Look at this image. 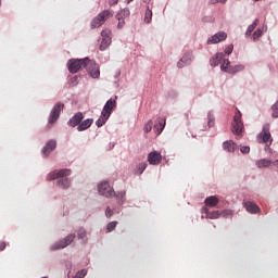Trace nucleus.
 I'll use <instances>...</instances> for the list:
<instances>
[{"label":"nucleus","mask_w":278,"mask_h":278,"mask_svg":"<svg viewBox=\"0 0 278 278\" xmlns=\"http://www.w3.org/2000/svg\"><path fill=\"white\" fill-rule=\"evenodd\" d=\"M113 214H114V211H112V208H110V206H108L105 210L106 218H112Z\"/></svg>","instance_id":"obj_40"},{"label":"nucleus","mask_w":278,"mask_h":278,"mask_svg":"<svg viewBox=\"0 0 278 278\" xmlns=\"http://www.w3.org/2000/svg\"><path fill=\"white\" fill-rule=\"evenodd\" d=\"M208 127H214V117H212L211 115H208V123H207Z\"/></svg>","instance_id":"obj_45"},{"label":"nucleus","mask_w":278,"mask_h":278,"mask_svg":"<svg viewBox=\"0 0 278 278\" xmlns=\"http://www.w3.org/2000/svg\"><path fill=\"white\" fill-rule=\"evenodd\" d=\"M112 110H114V106L104 105V108L101 112V116L99 117V119L96 121L97 127H103L105 125V123H108V119L112 115Z\"/></svg>","instance_id":"obj_7"},{"label":"nucleus","mask_w":278,"mask_h":278,"mask_svg":"<svg viewBox=\"0 0 278 278\" xmlns=\"http://www.w3.org/2000/svg\"><path fill=\"white\" fill-rule=\"evenodd\" d=\"M102 38H112V30L110 29H104L101 31Z\"/></svg>","instance_id":"obj_36"},{"label":"nucleus","mask_w":278,"mask_h":278,"mask_svg":"<svg viewBox=\"0 0 278 278\" xmlns=\"http://www.w3.org/2000/svg\"><path fill=\"white\" fill-rule=\"evenodd\" d=\"M229 66H231L229 59H223V64L220 65L222 71L227 73V71L229 70Z\"/></svg>","instance_id":"obj_29"},{"label":"nucleus","mask_w":278,"mask_h":278,"mask_svg":"<svg viewBox=\"0 0 278 278\" xmlns=\"http://www.w3.org/2000/svg\"><path fill=\"white\" fill-rule=\"evenodd\" d=\"M224 40H227V33L219 31L207 40V45H218V42H223Z\"/></svg>","instance_id":"obj_12"},{"label":"nucleus","mask_w":278,"mask_h":278,"mask_svg":"<svg viewBox=\"0 0 278 278\" xmlns=\"http://www.w3.org/2000/svg\"><path fill=\"white\" fill-rule=\"evenodd\" d=\"M99 194L102 197H106V199H110V197H114V189L110 187V182L103 181L98 186Z\"/></svg>","instance_id":"obj_9"},{"label":"nucleus","mask_w":278,"mask_h":278,"mask_svg":"<svg viewBox=\"0 0 278 278\" xmlns=\"http://www.w3.org/2000/svg\"><path fill=\"white\" fill-rule=\"evenodd\" d=\"M240 151H241V153L247 154V153L251 152V148H249V147H241Z\"/></svg>","instance_id":"obj_44"},{"label":"nucleus","mask_w":278,"mask_h":278,"mask_svg":"<svg viewBox=\"0 0 278 278\" xmlns=\"http://www.w3.org/2000/svg\"><path fill=\"white\" fill-rule=\"evenodd\" d=\"M218 3H226L227 0H217Z\"/></svg>","instance_id":"obj_51"},{"label":"nucleus","mask_w":278,"mask_h":278,"mask_svg":"<svg viewBox=\"0 0 278 278\" xmlns=\"http://www.w3.org/2000/svg\"><path fill=\"white\" fill-rule=\"evenodd\" d=\"M225 53L226 55H231V53H233V46L232 45L228 46L225 50Z\"/></svg>","instance_id":"obj_42"},{"label":"nucleus","mask_w":278,"mask_h":278,"mask_svg":"<svg viewBox=\"0 0 278 278\" xmlns=\"http://www.w3.org/2000/svg\"><path fill=\"white\" fill-rule=\"evenodd\" d=\"M113 197H116L118 199V203H123L125 200V191H119L118 193L114 192Z\"/></svg>","instance_id":"obj_32"},{"label":"nucleus","mask_w":278,"mask_h":278,"mask_svg":"<svg viewBox=\"0 0 278 278\" xmlns=\"http://www.w3.org/2000/svg\"><path fill=\"white\" fill-rule=\"evenodd\" d=\"M151 129H153V121H149L144 127H143V131L146 134H149L151 131Z\"/></svg>","instance_id":"obj_34"},{"label":"nucleus","mask_w":278,"mask_h":278,"mask_svg":"<svg viewBox=\"0 0 278 278\" xmlns=\"http://www.w3.org/2000/svg\"><path fill=\"white\" fill-rule=\"evenodd\" d=\"M83 121L84 113L78 112L67 122V125H70V127H79Z\"/></svg>","instance_id":"obj_14"},{"label":"nucleus","mask_w":278,"mask_h":278,"mask_svg":"<svg viewBox=\"0 0 278 278\" xmlns=\"http://www.w3.org/2000/svg\"><path fill=\"white\" fill-rule=\"evenodd\" d=\"M258 23H260V20L256 18V20L253 22V24H251V25L248 27V29H247V31H245V36H251V34H253V31H255V27H257Z\"/></svg>","instance_id":"obj_26"},{"label":"nucleus","mask_w":278,"mask_h":278,"mask_svg":"<svg viewBox=\"0 0 278 278\" xmlns=\"http://www.w3.org/2000/svg\"><path fill=\"white\" fill-rule=\"evenodd\" d=\"M78 240H84V242H87L88 239H86V230L84 228H80L77 232Z\"/></svg>","instance_id":"obj_31"},{"label":"nucleus","mask_w":278,"mask_h":278,"mask_svg":"<svg viewBox=\"0 0 278 278\" xmlns=\"http://www.w3.org/2000/svg\"><path fill=\"white\" fill-rule=\"evenodd\" d=\"M110 45H112V38H102L100 51H105Z\"/></svg>","instance_id":"obj_25"},{"label":"nucleus","mask_w":278,"mask_h":278,"mask_svg":"<svg viewBox=\"0 0 278 278\" xmlns=\"http://www.w3.org/2000/svg\"><path fill=\"white\" fill-rule=\"evenodd\" d=\"M188 62L189 61H186V56H182L177 63L178 68H184L186 65H188Z\"/></svg>","instance_id":"obj_35"},{"label":"nucleus","mask_w":278,"mask_h":278,"mask_svg":"<svg viewBox=\"0 0 278 278\" xmlns=\"http://www.w3.org/2000/svg\"><path fill=\"white\" fill-rule=\"evenodd\" d=\"M204 203L206 207H216L218 205V199L216 195H211L205 199Z\"/></svg>","instance_id":"obj_20"},{"label":"nucleus","mask_w":278,"mask_h":278,"mask_svg":"<svg viewBox=\"0 0 278 278\" xmlns=\"http://www.w3.org/2000/svg\"><path fill=\"white\" fill-rule=\"evenodd\" d=\"M148 162L152 166H157L162 163V154L156 151L150 152L148 155Z\"/></svg>","instance_id":"obj_13"},{"label":"nucleus","mask_w":278,"mask_h":278,"mask_svg":"<svg viewBox=\"0 0 278 278\" xmlns=\"http://www.w3.org/2000/svg\"><path fill=\"white\" fill-rule=\"evenodd\" d=\"M206 218H210L211 220H216V218H220V212L218 211L210 212Z\"/></svg>","instance_id":"obj_30"},{"label":"nucleus","mask_w":278,"mask_h":278,"mask_svg":"<svg viewBox=\"0 0 278 278\" xmlns=\"http://www.w3.org/2000/svg\"><path fill=\"white\" fill-rule=\"evenodd\" d=\"M276 105H278V101H277Z\"/></svg>","instance_id":"obj_54"},{"label":"nucleus","mask_w":278,"mask_h":278,"mask_svg":"<svg viewBox=\"0 0 278 278\" xmlns=\"http://www.w3.org/2000/svg\"><path fill=\"white\" fill-rule=\"evenodd\" d=\"M223 60H225V53L219 52L215 54V56H213L211 60V66H218V63L223 62Z\"/></svg>","instance_id":"obj_21"},{"label":"nucleus","mask_w":278,"mask_h":278,"mask_svg":"<svg viewBox=\"0 0 278 278\" xmlns=\"http://www.w3.org/2000/svg\"><path fill=\"white\" fill-rule=\"evenodd\" d=\"M131 1H134V0H128V3H131Z\"/></svg>","instance_id":"obj_53"},{"label":"nucleus","mask_w":278,"mask_h":278,"mask_svg":"<svg viewBox=\"0 0 278 278\" xmlns=\"http://www.w3.org/2000/svg\"><path fill=\"white\" fill-rule=\"evenodd\" d=\"M271 116L273 118H278V106L275 105V106H271Z\"/></svg>","instance_id":"obj_38"},{"label":"nucleus","mask_w":278,"mask_h":278,"mask_svg":"<svg viewBox=\"0 0 278 278\" xmlns=\"http://www.w3.org/2000/svg\"><path fill=\"white\" fill-rule=\"evenodd\" d=\"M231 131L235 136L239 138L242 137V131H244V122H242V113L237 109L235 113L233 121L231 123Z\"/></svg>","instance_id":"obj_2"},{"label":"nucleus","mask_w":278,"mask_h":278,"mask_svg":"<svg viewBox=\"0 0 278 278\" xmlns=\"http://www.w3.org/2000/svg\"><path fill=\"white\" fill-rule=\"evenodd\" d=\"M118 3V0H109V5H116Z\"/></svg>","instance_id":"obj_49"},{"label":"nucleus","mask_w":278,"mask_h":278,"mask_svg":"<svg viewBox=\"0 0 278 278\" xmlns=\"http://www.w3.org/2000/svg\"><path fill=\"white\" fill-rule=\"evenodd\" d=\"M77 81H79V78L77 77L72 78L71 86H77Z\"/></svg>","instance_id":"obj_47"},{"label":"nucleus","mask_w":278,"mask_h":278,"mask_svg":"<svg viewBox=\"0 0 278 278\" xmlns=\"http://www.w3.org/2000/svg\"><path fill=\"white\" fill-rule=\"evenodd\" d=\"M55 147H58V142L55 140H50L47 142L46 147L43 148V155L48 157L51 154V151H54Z\"/></svg>","instance_id":"obj_18"},{"label":"nucleus","mask_w":278,"mask_h":278,"mask_svg":"<svg viewBox=\"0 0 278 278\" xmlns=\"http://www.w3.org/2000/svg\"><path fill=\"white\" fill-rule=\"evenodd\" d=\"M262 34H264L263 31H262V29H256L255 31H254V34H253V40H257V39H260V38H262Z\"/></svg>","instance_id":"obj_37"},{"label":"nucleus","mask_w":278,"mask_h":278,"mask_svg":"<svg viewBox=\"0 0 278 278\" xmlns=\"http://www.w3.org/2000/svg\"><path fill=\"white\" fill-rule=\"evenodd\" d=\"M223 147L224 151H228V153H233V151H236V143L233 141H225Z\"/></svg>","instance_id":"obj_23"},{"label":"nucleus","mask_w":278,"mask_h":278,"mask_svg":"<svg viewBox=\"0 0 278 278\" xmlns=\"http://www.w3.org/2000/svg\"><path fill=\"white\" fill-rule=\"evenodd\" d=\"M92 123H94V119L92 118H87L84 122H80L77 126V131H86V129H90V127H92Z\"/></svg>","instance_id":"obj_19"},{"label":"nucleus","mask_w":278,"mask_h":278,"mask_svg":"<svg viewBox=\"0 0 278 278\" xmlns=\"http://www.w3.org/2000/svg\"><path fill=\"white\" fill-rule=\"evenodd\" d=\"M152 18H153V11H151L148 8L144 15V23H151Z\"/></svg>","instance_id":"obj_28"},{"label":"nucleus","mask_w":278,"mask_h":278,"mask_svg":"<svg viewBox=\"0 0 278 278\" xmlns=\"http://www.w3.org/2000/svg\"><path fill=\"white\" fill-rule=\"evenodd\" d=\"M87 71L92 79H99V77H101V68L99 67V64H97V62L94 61L89 60V62L87 63Z\"/></svg>","instance_id":"obj_8"},{"label":"nucleus","mask_w":278,"mask_h":278,"mask_svg":"<svg viewBox=\"0 0 278 278\" xmlns=\"http://www.w3.org/2000/svg\"><path fill=\"white\" fill-rule=\"evenodd\" d=\"M208 3H210L211 5H215V3H218V0H210Z\"/></svg>","instance_id":"obj_50"},{"label":"nucleus","mask_w":278,"mask_h":278,"mask_svg":"<svg viewBox=\"0 0 278 278\" xmlns=\"http://www.w3.org/2000/svg\"><path fill=\"white\" fill-rule=\"evenodd\" d=\"M0 5H1V0H0Z\"/></svg>","instance_id":"obj_55"},{"label":"nucleus","mask_w":278,"mask_h":278,"mask_svg":"<svg viewBox=\"0 0 278 278\" xmlns=\"http://www.w3.org/2000/svg\"><path fill=\"white\" fill-rule=\"evenodd\" d=\"M257 140L261 144L270 147L273 144V135H270V124H265L262 131L257 135Z\"/></svg>","instance_id":"obj_5"},{"label":"nucleus","mask_w":278,"mask_h":278,"mask_svg":"<svg viewBox=\"0 0 278 278\" xmlns=\"http://www.w3.org/2000/svg\"><path fill=\"white\" fill-rule=\"evenodd\" d=\"M118 225L117 222H111L106 226V230L110 233L111 231H114L116 229V226Z\"/></svg>","instance_id":"obj_33"},{"label":"nucleus","mask_w":278,"mask_h":278,"mask_svg":"<svg viewBox=\"0 0 278 278\" xmlns=\"http://www.w3.org/2000/svg\"><path fill=\"white\" fill-rule=\"evenodd\" d=\"M242 71H244V65L239 64V65H235V66H229L227 70V73H229L230 75H236V73H242Z\"/></svg>","instance_id":"obj_22"},{"label":"nucleus","mask_w":278,"mask_h":278,"mask_svg":"<svg viewBox=\"0 0 278 278\" xmlns=\"http://www.w3.org/2000/svg\"><path fill=\"white\" fill-rule=\"evenodd\" d=\"M208 206L205 204V206H203L202 207V212H203V214H205L206 215V217L208 216V214H210V208H207Z\"/></svg>","instance_id":"obj_46"},{"label":"nucleus","mask_w":278,"mask_h":278,"mask_svg":"<svg viewBox=\"0 0 278 278\" xmlns=\"http://www.w3.org/2000/svg\"><path fill=\"white\" fill-rule=\"evenodd\" d=\"M243 207H245L247 212H249L250 214H258L260 212V206L251 201L244 202Z\"/></svg>","instance_id":"obj_16"},{"label":"nucleus","mask_w":278,"mask_h":278,"mask_svg":"<svg viewBox=\"0 0 278 278\" xmlns=\"http://www.w3.org/2000/svg\"><path fill=\"white\" fill-rule=\"evenodd\" d=\"M60 112H62V106L58 105L53 108L49 118L50 125H53V123L58 122V119L60 118Z\"/></svg>","instance_id":"obj_15"},{"label":"nucleus","mask_w":278,"mask_h":278,"mask_svg":"<svg viewBox=\"0 0 278 278\" xmlns=\"http://www.w3.org/2000/svg\"><path fill=\"white\" fill-rule=\"evenodd\" d=\"M164 127H166V118H157L155 125H154V131L155 134H157V136H160V134H162V131H164Z\"/></svg>","instance_id":"obj_17"},{"label":"nucleus","mask_w":278,"mask_h":278,"mask_svg":"<svg viewBox=\"0 0 278 278\" xmlns=\"http://www.w3.org/2000/svg\"><path fill=\"white\" fill-rule=\"evenodd\" d=\"M116 99H118V97L111 98L106 101L105 105H116Z\"/></svg>","instance_id":"obj_41"},{"label":"nucleus","mask_w":278,"mask_h":278,"mask_svg":"<svg viewBox=\"0 0 278 278\" xmlns=\"http://www.w3.org/2000/svg\"><path fill=\"white\" fill-rule=\"evenodd\" d=\"M88 62H90V59L85 58V59H71L67 62V68L70 73H79L81 68H87Z\"/></svg>","instance_id":"obj_3"},{"label":"nucleus","mask_w":278,"mask_h":278,"mask_svg":"<svg viewBox=\"0 0 278 278\" xmlns=\"http://www.w3.org/2000/svg\"><path fill=\"white\" fill-rule=\"evenodd\" d=\"M5 247H8V244L4 241L0 242V251H5Z\"/></svg>","instance_id":"obj_48"},{"label":"nucleus","mask_w":278,"mask_h":278,"mask_svg":"<svg viewBox=\"0 0 278 278\" xmlns=\"http://www.w3.org/2000/svg\"><path fill=\"white\" fill-rule=\"evenodd\" d=\"M112 110H114V106L104 105V108L101 112V116L99 117V119L96 121L97 127H103L105 125V123H108V119L112 115Z\"/></svg>","instance_id":"obj_6"},{"label":"nucleus","mask_w":278,"mask_h":278,"mask_svg":"<svg viewBox=\"0 0 278 278\" xmlns=\"http://www.w3.org/2000/svg\"><path fill=\"white\" fill-rule=\"evenodd\" d=\"M184 58H186V61L190 64V62H192V52L186 53Z\"/></svg>","instance_id":"obj_43"},{"label":"nucleus","mask_w":278,"mask_h":278,"mask_svg":"<svg viewBox=\"0 0 278 278\" xmlns=\"http://www.w3.org/2000/svg\"><path fill=\"white\" fill-rule=\"evenodd\" d=\"M75 240V233H71L67 237L64 238V240H61L60 242L55 243L53 245V249H66L68 244H71Z\"/></svg>","instance_id":"obj_11"},{"label":"nucleus","mask_w":278,"mask_h":278,"mask_svg":"<svg viewBox=\"0 0 278 278\" xmlns=\"http://www.w3.org/2000/svg\"><path fill=\"white\" fill-rule=\"evenodd\" d=\"M271 164H273V161L266 160V159L260 160L256 163L258 168H268V166H270Z\"/></svg>","instance_id":"obj_24"},{"label":"nucleus","mask_w":278,"mask_h":278,"mask_svg":"<svg viewBox=\"0 0 278 278\" xmlns=\"http://www.w3.org/2000/svg\"><path fill=\"white\" fill-rule=\"evenodd\" d=\"M147 170V163H140L135 169V175H142Z\"/></svg>","instance_id":"obj_27"},{"label":"nucleus","mask_w":278,"mask_h":278,"mask_svg":"<svg viewBox=\"0 0 278 278\" xmlns=\"http://www.w3.org/2000/svg\"><path fill=\"white\" fill-rule=\"evenodd\" d=\"M86 275H88V271L86 269H83V270L78 271L75 277L84 278V277H86Z\"/></svg>","instance_id":"obj_39"},{"label":"nucleus","mask_w":278,"mask_h":278,"mask_svg":"<svg viewBox=\"0 0 278 278\" xmlns=\"http://www.w3.org/2000/svg\"><path fill=\"white\" fill-rule=\"evenodd\" d=\"M130 12L129 9H123L115 15L116 21H118L117 28L123 29L125 27V18H128Z\"/></svg>","instance_id":"obj_10"},{"label":"nucleus","mask_w":278,"mask_h":278,"mask_svg":"<svg viewBox=\"0 0 278 278\" xmlns=\"http://www.w3.org/2000/svg\"><path fill=\"white\" fill-rule=\"evenodd\" d=\"M114 16V11L104 10L101 13L98 14L97 17H94L91 22L92 29H97L101 27L108 21L109 18H112Z\"/></svg>","instance_id":"obj_4"},{"label":"nucleus","mask_w":278,"mask_h":278,"mask_svg":"<svg viewBox=\"0 0 278 278\" xmlns=\"http://www.w3.org/2000/svg\"><path fill=\"white\" fill-rule=\"evenodd\" d=\"M68 175H71V169H61V170H54L50 174H48L47 179L48 181H53L55 179H60L58 181L59 188H62L63 190H66L71 187V180H68Z\"/></svg>","instance_id":"obj_1"},{"label":"nucleus","mask_w":278,"mask_h":278,"mask_svg":"<svg viewBox=\"0 0 278 278\" xmlns=\"http://www.w3.org/2000/svg\"><path fill=\"white\" fill-rule=\"evenodd\" d=\"M274 166H278V160L274 162Z\"/></svg>","instance_id":"obj_52"}]
</instances>
